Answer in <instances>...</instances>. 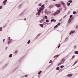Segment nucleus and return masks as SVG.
<instances>
[{
  "mask_svg": "<svg viewBox=\"0 0 78 78\" xmlns=\"http://www.w3.org/2000/svg\"><path fill=\"white\" fill-rule=\"evenodd\" d=\"M43 8H44V5H42L41 6V7L40 8L39 10L38 9H37V11H38V12L36 13V15H38V16H39V15H40V13L41 12V11H42V10H43Z\"/></svg>",
  "mask_w": 78,
  "mask_h": 78,
  "instance_id": "obj_1",
  "label": "nucleus"
},
{
  "mask_svg": "<svg viewBox=\"0 0 78 78\" xmlns=\"http://www.w3.org/2000/svg\"><path fill=\"white\" fill-rule=\"evenodd\" d=\"M59 12H60V11L58 10H57L56 12H55L53 14V16H56L57 14H58Z\"/></svg>",
  "mask_w": 78,
  "mask_h": 78,
  "instance_id": "obj_2",
  "label": "nucleus"
},
{
  "mask_svg": "<svg viewBox=\"0 0 78 78\" xmlns=\"http://www.w3.org/2000/svg\"><path fill=\"white\" fill-rule=\"evenodd\" d=\"M66 60V59L64 58H63L62 59V64H63V63H64V61Z\"/></svg>",
  "mask_w": 78,
  "mask_h": 78,
  "instance_id": "obj_3",
  "label": "nucleus"
},
{
  "mask_svg": "<svg viewBox=\"0 0 78 78\" xmlns=\"http://www.w3.org/2000/svg\"><path fill=\"white\" fill-rule=\"evenodd\" d=\"M72 75H73V74H69L67 75V76L68 77H71Z\"/></svg>",
  "mask_w": 78,
  "mask_h": 78,
  "instance_id": "obj_4",
  "label": "nucleus"
},
{
  "mask_svg": "<svg viewBox=\"0 0 78 78\" xmlns=\"http://www.w3.org/2000/svg\"><path fill=\"white\" fill-rule=\"evenodd\" d=\"M56 6L58 8H59V7H61V4H57L56 5Z\"/></svg>",
  "mask_w": 78,
  "mask_h": 78,
  "instance_id": "obj_5",
  "label": "nucleus"
},
{
  "mask_svg": "<svg viewBox=\"0 0 78 78\" xmlns=\"http://www.w3.org/2000/svg\"><path fill=\"white\" fill-rule=\"evenodd\" d=\"M7 2V0H5V1H4L3 2V3L4 5H6V2Z\"/></svg>",
  "mask_w": 78,
  "mask_h": 78,
  "instance_id": "obj_6",
  "label": "nucleus"
},
{
  "mask_svg": "<svg viewBox=\"0 0 78 78\" xmlns=\"http://www.w3.org/2000/svg\"><path fill=\"white\" fill-rule=\"evenodd\" d=\"M75 33V31H71V32H70L69 33V34H73V33Z\"/></svg>",
  "mask_w": 78,
  "mask_h": 78,
  "instance_id": "obj_7",
  "label": "nucleus"
},
{
  "mask_svg": "<svg viewBox=\"0 0 78 78\" xmlns=\"http://www.w3.org/2000/svg\"><path fill=\"white\" fill-rule=\"evenodd\" d=\"M53 5H50L49 6V8H53Z\"/></svg>",
  "mask_w": 78,
  "mask_h": 78,
  "instance_id": "obj_8",
  "label": "nucleus"
},
{
  "mask_svg": "<svg viewBox=\"0 0 78 78\" xmlns=\"http://www.w3.org/2000/svg\"><path fill=\"white\" fill-rule=\"evenodd\" d=\"M71 21H72V19L70 18L68 21L69 23H70Z\"/></svg>",
  "mask_w": 78,
  "mask_h": 78,
  "instance_id": "obj_9",
  "label": "nucleus"
},
{
  "mask_svg": "<svg viewBox=\"0 0 78 78\" xmlns=\"http://www.w3.org/2000/svg\"><path fill=\"white\" fill-rule=\"evenodd\" d=\"M44 19L41 20L40 21V23H41V22H43V21H44Z\"/></svg>",
  "mask_w": 78,
  "mask_h": 78,
  "instance_id": "obj_10",
  "label": "nucleus"
},
{
  "mask_svg": "<svg viewBox=\"0 0 78 78\" xmlns=\"http://www.w3.org/2000/svg\"><path fill=\"white\" fill-rule=\"evenodd\" d=\"M58 27V26L57 25H56L54 27V29L56 28L57 27Z\"/></svg>",
  "mask_w": 78,
  "mask_h": 78,
  "instance_id": "obj_11",
  "label": "nucleus"
},
{
  "mask_svg": "<svg viewBox=\"0 0 78 78\" xmlns=\"http://www.w3.org/2000/svg\"><path fill=\"white\" fill-rule=\"evenodd\" d=\"M58 56H59V55H56L54 57V58H56V57H58Z\"/></svg>",
  "mask_w": 78,
  "mask_h": 78,
  "instance_id": "obj_12",
  "label": "nucleus"
},
{
  "mask_svg": "<svg viewBox=\"0 0 78 78\" xmlns=\"http://www.w3.org/2000/svg\"><path fill=\"white\" fill-rule=\"evenodd\" d=\"M61 4L63 5H65V4L64 3V2H61Z\"/></svg>",
  "mask_w": 78,
  "mask_h": 78,
  "instance_id": "obj_13",
  "label": "nucleus"
},
{
  "mask_svg": "<svg viewBox=\"0 0 78 78\" xmlns=\"http://www.w3.org/2000/svg\"><path fill=\"white\" fill-rule=\"evenodd\" d=\"M75 53L76 55H78V51H75Z\"/></svg>",
  "mask_w": 78,
  "mask_h": 78,
  "instance_id": "obj_14",
  "label": "nucleus"
},
{
  "mask_svg": "<svg viewBox=\"0 0 78 78\" xmlns=\"http://www.w3.org/2000/svg\"><path fill=\"white\" fill-rule=\"evenodd\" d=\"M59 67H57V68H56V70H59Z\"/></svg>",
  "mask_w": 78,
  "mask_h": 78,
  "instance_id": "obj_15",
  "label": "nucleus"
},
{
  "mask_svg": "<svg viewBox=\"0 0 78 78\" xmlns=\"http://www.w3.org/2000/svg\"><path fill=\"white\" fill-rule=\"evenodd\" d=\"M40 25L41 27H44L43 24H40Z\"/></svg>",
  "mask_w": 78,
  "mask_h": 78,
  "instance_id": "obj_16",
  "label": "nucleus"
},
{
  "mask_svg": "<svg viewBox=\"0 0 78 78\" xmlns=\"http://www.w3.org/2000/svg\"><path fill=\"white\" fill-rule=\"evenodd\" d=\"M11 41H9L8 42V44H9V43H11Z\"/></svg>",
  "mask_w": 78,
  "mask_h": 78,
  "instance_id": "obj_17",
  "label": "nucleus"
},
{
  "mask_svg": "<svg viewBox=\"0 0 78 78\" xmlns=\"http://www.w3.org/2000/svg\"><path fill=\"white\" fill-rule=\"evenodd\" d=\"M12 54H10L9 55V58H11V57H12Z\"/></svg>",
  "mask_w": 78,
  "mask_h": 78,
  "instance_id": "obj_18",
  "label": "nucleus"
},
{
  "mask_svg": "<svg viewBox=\"0 0 78 78\" xmlns=\"http://www.w3.org/2000/svg\"><path fill=\"white\" fill-rule=\"evenodd\" d=\"M77 62H78V61H76L74 63V65H75V64L77 63Z\"/></svg>",
  "mask_w": 78,
  "mask_h": 78,
  "instance_id": "obj_19",
  "label": "nucleus"
},
{
  "mask_svg": "<svg viewBox=\"0 0 78 78\" xmlns=\"http://www.w3.org/2000/svg\"><path fill=\"white\" fill-rule=\"evenodd\" d=\"M54 20H55V19H53L51 20V21L53 22V21H54Z\"/></svg>",
  "mask_w": 78,
  "mask_h": 78,
  "instance_id": "obj_20",
  "label": "nucleus"
},
{
  "mask_svg": "<svg viewBox=\"0 0 78 78\" xmlns=\"http://www.w3.org/2000/svg\"><path fill=\"white\" fill-rule=\"evenodd\" d=\"M45 17L46 19H48V17H47V16H45Z\"/></svg>",
  "mask_w": 78,
  "mask_h": 78,
  "instance_id": "obj_21",
  "label": "nucleus"
},
{
  "mask_svg": "<svg viewBox=\"0 0 78 78\" xmlns=\"http://www.w3.org/2000/svg\"><path fill=\"white\" fill-rule=\"evenodd\" d=\"M49 22V20H46V22Z\"/></svg>",
  "mask_w": 78,
  "mask_h": 78,
  "instance_id": "obj_22",
  "label": "nucleus"
},
{
  "mask_svg": "<svg viewBox=\"0 0 78 78\" xmlns=\"http://www.w3.org/2000/svg\"><path fill=\"white\" fill-rule=\"evenodd\" d=\"M61 25V23H59L57 25L58 26H59V25Z\"/></svg>",
  "mask_w": 78,
  "mask_h": 78,
  "instance_id": "obj_23",
  "label": "nucleus"
},
{
  "mask_svg": "<svg viewBox=\"0 0 78 78\" xmlns=\"http://www.w3.org/2000/svg\"><path fill=\"white\" fill-rule=\"evenodd\" d=\"M30 40H29V41H28V42H27V44H29L30 43Z\"/></svg>",
  "mask_w": 78,
  "mask_h": 78,
  "instance_id": "obj_24",
  "label": "nucleus"
},
{
  "mask_svg": "<svg viewBox=\"0 0 78 78\" xmlns=\"http://www.w3.org/2000/svg\"><path fill=\"white\" fill-rule=\"evenodd\" d=\"M73 14H76V12H73Z\"/></svg>",
  "mask_w": 78,
  "mask_h": 78,
  "instance_id": "obj_25",
  "label": "nucleus"
},
{
  "mask_svg": "<svg viewBox=\"0 0 78 78\" xmlns=\"http://www.w3.org/2000/svg\"><path fill=\"white\" fill-rule=\"evenodd\" d=\"M70 3H69L67 5L68 6H70Z\"/></svg>",
  "mask_w": 78,
  "mask_h": 78,
  "instance_id": "obj_26",
  "label": "nucleus"
},
{
  "mask_svg": "<svg viewBox=\"0 0 78 78\" xmlns=\"http://www.w3.org/2000/svg\"><path fill=\"white\" fill-rule=\"evenodd\" d=\"M41 72H42V71H40L38 73V74H40L41 73Z\"/></svg>",
  "mask_w": 78,
  "mask_h": 78,
  "instance_id": "obj_27",
  "label": "nucleus"
},
{
  "mask_svg": "<svg viewBox=\"0 0 78 78\" xmlns=\"http://www.w3.org/2000/svg\"><path fill=\"white\" fill-rule=\"evenodd\" d=\"M60 46H61V44H59L58 47V48H59L60 47Z\"/></svg>",
  "mask_w": 78,
  "mask_h": 78,
  "instance_id": "obj_28",
  "label": "nucleus"
},
{
  "mask_svg": "<svg viewBox=\"0 0 78 78\" xmlns=\"http://www.w3.org/2000/svg\"><path fill=\"white\" fill-rule=\"evenodd\" d=\"M72 17H73V15H70V18H72Z\"/></svg>",
  "mask_w": 78,
  "mask_h": 78,
  "instance_id": "obj_29",
  "label": "nucleus"
},
{
  "mask_svg": "<svg viewBox=\"0 0 78 78\" xmlns=\"http://www.w3.org/2000/svg\"><path fill=\"white\" fill-rule=\"evenodd\" d=\"M69 3H72V1L71 0H70V1H69Z\"/></svg>",
  "mask_w": 78,
  "mask_h": 78,
  "instance_id": "obj_30",
  "label": "nucleus"
},
{
  "mask_svg": "<svg viewBox=\"0 0 78 78\" xmlns=\"http://www.w3.org/2000/svg\"><path fill=\"white\" fill-rule=\"evenodd\" d=\"M64 67V66H60V68H62Z\"/></svg>",
  "mask_w": 78,
  "mask_h": 78,
  "instance_id": "obj_31",
  "label": "nucleus"
},
{
  "mask_svg": "<svg viewBox=\"0 0 78 78\" xmlns=\"http://www.w3.org/2000/svg\"><path fill=\"white\" fill-rule=\"evenodd\" d=\"M2 28L0 27V31H2Z\"/></svg>",
  "mask_w": 78,
  "mask_h": 78,
  "instance_id": "obj_32",
  "label": "nucleus"
},
{
  "mask_svg": "<svg viewBox=\"0 0 78 78\" xmlns=\"http://www.w3.org/2000/svg\"><path fill=\"white\" fill-rule=\"evenodd\" d=\"M49 63H52V61L50 60L49 62Z\"/></svg>",
  "mask_w": 78,
  "mask_h": 78,
  "instance_id": "obj_33",
  "label": "nucleus"
},
{
  "mask_svg": "<svg viewBox=\"0 0 78 78\" xmlns=\"http://www.w3.org/2000/svg\"><path fill=\"white\" fill-rule=\"evenodd\" d=\"M2 8V6H0V9H1Z\"/></svg>",
  "mask_w": 78,
  "mask_h": 78,
  "instance_id": "obj_34",
  "label": "nucleus"
},
{
  "mask_svg": "<svg viewBox=\"0 0 78 78\" xmlns=\"http://www.w3.org/2000/svg\"><path fill=\"white\" fill-rule=\"evenodd\" d=\"M76 29H77L78 28V25L76 26Z\"/></svg>",
  "mask_w": 78,
  "mask_h": 78,
  "instance_id": "obj_35",
  "label": "nucleus"
},
{
  "mask_svg": "<svg viewBox=\"0 0 78 78\" xmlns=\"http://www.w3.org/2000/svg\"><path fill=\"white\" fill-rule=\"evenodd\" d=\"M62 63H59L58 64V66H59V65H61V64H62Z\"/></svg>",
  "mask_w": 78,
  "mask_h": 78,
  "instance_id": "obj_36",
  "label": "nucleus"
},
{
  "mask_svg": "<svg viewBox=\"0 0 78 78\" xmlns=\"http://www.w3.org/2000/svg\"><path fill=\"white\" fill-rule=\"evenodd\" d=\"M75 58V55H73V57H72V58Z\"/></svg>",
  "mask_w": 78,
  "mask_h": 78,
  "instance_id": "obj_37",
  "label": "nucleus"
},
{
  "mask_svg": "<svg viewBox=\"0 0 78 78\" xmlns=\"http://www.w3.org/2000/svg\"><path fill=\"white\" fill-rule=\"evenodd\" d=\"M17 53V51H15V53Z\"/></svg>",
  "mask_w": 78,
  "mask_h": 78,
  "instance_id": "obj_38",
  "label": "nucleus"
},
{
  "mask_svg": "<svg viewBox=\"0 0 78 78\" xmlns=\"http://www.w3.org/2000/svg\"><path fill=\"white\" fill-rule=\"evenodd\" d=\"M25 76L26 77H27V75H25Z\"/></svg>",
  "mask_w": 78,
  "mask_h": 78,
  "instance_id": "obj_39",
  "label": "nucleus"
},
{
  "mask_svg": "<svg viewBox=\"0 0 78 78\" xmlns=\"http://www.w3.org/2000/svg\"><path fill=\"white\" fill-rule=\"evenodd\" d=\"M41 5H42V4H39V6H41Z\"/></svg>",
  "mask_w": 78,
  "mask_h": 78,
  "instance_id": "obj_40",
  "label": "nucleus"
},
{
  "mask_svg": "<svg viewBox=\"0 0 78 78\" xmlns=\"http://www.w3.org/2000/svg\"><path fill=\"white\" fill-rule=\"evenodd\" d=\"M44 13V11H42V14H43Z\"/></svg>",
  "mask_w": 78,
  "mask_h": 78,
  "instance_id": "obj_41",
  "label": "nucleus"
},
{
  "mask_svg": "<svg viewBox=\"0 0 78 78\" xmlns=\"http://www.w3.org/2000/svg\"><path fill=\"white\" fill-rule=\"evenodd\" d=\"M76 48V46H74V48Z\"/></svg>",
  "mask_w": 78,
  "mask_h": 78,
  "instance_id": "obj_42",
  "label": "nucleus"
},
{
  "mask_svg": "<svg viewBox=\"0 0 78 78\" xmlns=\"http://www.w3.org/2000/svg\"><path fill=\"white\" fill-rule=\"evenodd\" d=\"M56 20H54V22H56Z\"/></svg>",
  "mask_w": 78,
  "mask_h": 78,
  "instance_id": "obj_43",
  "label": "nucleus"
},
{
  "mask_svg": "<svg viewBox=\"0 0 78 78\" xmlns=\"http://www.w3.org/2000/svg\"><path fill=\"white\" fill-rule=\"evenodd\" d=\"M8 41H11V40H10V39H8Z\"/></svg>",
  "mask_w": 78,
  "mask_h": 78,
  "instance_id": "obj_44",
  "label": "nucleus"
},
{
  "mask_svg": "<svg viewBox=\"0 0 78 78\" xmlns=\"http://www.w3.org/2000/svg\"><path fill=\"white\" fill-rule=\"evenodd\" d=\"M5 41V39H4L3 41V42H4Z\"/></svg>",
  "mask_w": 78,
  "mask_h": 78,
  "instance_id": "obj_45",
  "label": "nucleus"
},
{
  "mask_svg": "<svg viewBox=\"0 0 78 78\" xmlns=\"http://www.w3.org/2000/svg\"><path fill=\"white\" fill-rule=\"evenodd\" d=\"M7 48H8V47H6V50H7Z\"/></svg>",
  "mask_w": 78,
  "mask_h": 78,
  "instance_id": "obj_46",
  "label": "nucleus"
},
{
  "mask_svg": "<svg viewBox=\"0 0 78 78\" xmlns=\"http://www.w3.org/2000/svg\"><path fill=\"white\" fill-rule=\"evenodd\" d=\"M24 20H26V18L24 19Z\"/></svg>",
  "mask_w": 78,
  "mask_h": 78,
  "instance_id": "obj_47",
  "label": "nucleus"
},
{
  "mask_svg": "<svg viewBox=\"0 0 78 78\" xmlns=\"http://www.w3.org/2000/svg\"><path fill=\"white\" fill-rule=\"evenodd\" d=\"M53 1H56V0H53Z\"/></svg>",
  "mask_w": 78,
  "mask_h": 78,
  "instance_id": "obj_48",
  "label": "nucleus"
}]
</instances>
